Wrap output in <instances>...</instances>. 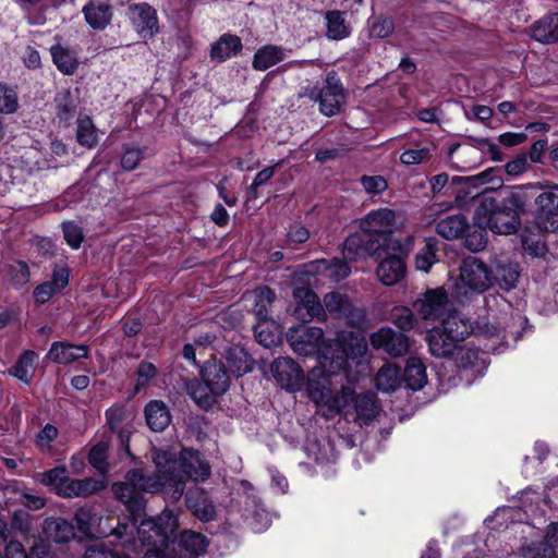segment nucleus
I'll return each mask as SVG.
<instances>
[{
  "mask_svg": "<svg viewBox=\"0 0 558 558\" xmlns=\"http://www.w3.org/2000/svg\"><path fill=\"white\" fill-rule=\"evenodd\" d=\"M366 350L364 339L355 338V344L345 349L341 342L329 345L322 351L320 365L308 372L305 390L308 398L316 404L317 413L327 420H332L340 413V404L345 402L350 396L344 391V387L339 393L335 395L332 390L331 376L337 375L339 371H345L349 365V356H360Z\"/></svg>",
  "mask_w": 558,
  "mask_h": 558,
  "instance_id": "nucleus-1",
  "label": "nucleus"
},
{
  "mask_svg": "<svg viewBox=\"0 0 558 558\" xmlns=\"http://www.w3.org/2000/svg\"><path fill=\"white\" fill-rule=\"evenodd\" d=\"M523 185L504 186L484 194L474 213V223L498 234H514L527 216Z\"/></svg>",
  "mask_w": 558,
  "mask_h": 558,
  "instance_id": "nucleus-2",
  "label": "nucleus"
},
{
  "mask_svg": "<svg viewBox=\"0 0 558 558\" xmlns=\"http://www.w3.org/2000/svg\"><path fill=\"white\" fill-rule=\"evenodd\" d=\"M459 277L451 287V298L465 305L490 288L489 265L475 256L464 257Z\"/></svg>",
  "mask_w": 558,
  "mask_h": 558,
  "instance_id": "nucleus-3",
  "label": "nucleus"
},
{
  "mask_svg": "<svg viewBox=\"0 0 558 558\" xmlns=\"http://www.w3.org/2000/svg\"><path fill=\"white\" fill-rule=\"evenodd\" d=\"M527 214L536 227L545 232L558 230V185L544 189L538 183L522 184Z\"/></svg>",
  "mask_w": 558,
  "mask_h": 558,
  "instance_id": "nucleus-4",
  "label": "nucleus"
},
{
  "mask_svg": "<svg viewBox=\"0 0 558 558\" xmlns=\"http://www.w3.org/2000/svg\"><path fill=\"white\" fill-rule=\"evenodd\" d=\"M114 497L124 504L132 514L140 513L145 507V493H160L156 480L148 478L142 469H132L124 475V480L111 486Z\"/></svg>",
  "mask_w": 558,
  "mask_h": 558,
  "instance_id": "nucleus-5",
  "label": "nucleus"
},
{
  "mask_svg": "<svg viewBox=\"0 0 558 558\" xmlns=\"http://www.w3.org/2000/svg\"><path fill=\"white\" fill-rule=\"evenodd\" d=\"M300 96L317 101L319 111L326 117L339 114L345 105V92L335 70L327 72L322 85H306L303 87Z\"/></svg>",
  "mask_w": 558,
  "mask_h": 558,
  "instance_id": "nucleus-6",
  "label": "nucleus"
},
{
  "mask_svg": "<svg viewBox=\"0 0 558 558\" xmlns=\"http://www.w3.org/2000/svg\"><path fill=\"white\" fill-rule=\"evenodd\" d=\"M153 461L157 472L147 474V477L157 481L160 486L159 492L167 499L173 504L179 501L185 492V482L178 470V459H174L169 451L158 450L154 453Z\"/></svg>",
  "mask_w": 558,
  "mask_h": 558,
  "instance_id": "nucleus-7",
  "label": "nucleus"
},
{
  "mask_svg": "<svg viewBox=\"0 0 558 558\" xmlns=\"http://www.w3.org/2000/svg\"><path fill=\"white\" fill-rule=\"evenodd\" d=\"M177 521L171 514L143 520L137 526L140 542L148 547L146 553L165 555L163 550L174 543Z\"/></svg>",
  "mask_w": 558,
  "mask_h": 558,
  "instance_id": "nucleus-8",
  "label": "nucleus"
},
{
  "mask_svg": "<svg viewBox=\"0 0 558 558\" xmlns=\"http://www.w3.org/2000/svg\"><path fill=\"white\" fill-rule=\"evenodd\" d=\"M389 248L380 239L360 229V232L349 235L344 243L342 255L344 259L356 262L368 257L379 258Z\"/></svg>",
  "mask_w": 558,
  "mask_h": 558,
  "instance_id": "nucleus-9",
  "label": "nucleus"
},
{
  "mask_svg": "<svg viewBox=\"0 0 558 558\" xmlns=\"http://www.w3.org/2000/svg\"><path fill=\"white\" fill-rule=\"evenodd\" d=\"M396 226V215L389 208H380L368 213L360 220V229L383 240L389 248H395L392 240V230Z\"/></svg>",
  "mask_w": 558,
  "mask_h": 558,
  "instance_id": "nucleus-10",
  "label": "nucleus"
},
{
  "mask_svg": "<svg viewBox=\"0 0 558 558\" xmlns=\"http://www.w3.org/2000/svg\"><path fill=\"white\" fill-rule=\"evenodd\" d=\"M344 391H348L350 396L343 404H340V412L352 405L355 414L354 421L361 426L368 425L377 417L380 404L374 392L366 391L356 395L350 387H344Z\"/></svg>",
  "mask_w": 558,
  "mask_h": 558,
  "instance_id": "nucleus-11",
  "label": "nucleus"
},
{
  "mask_svg": "<svg viewBox=\"0 0 558 558\" xmlns=\"http://www.w3.org/2000/svg\"><path fill=\"white\" fill-rule=\"evenodd\" d=\"M324 331L319 327L296 325L289 328L287 341L299 355L308 356L319 351Z\"/></svg>",
  "mask_w": 558,
  "mask_h": 558,
  "instance_id": "nucleus-12",
  "label": "nucleus"
},
{
  "mask_svg": "<svg viewBox=\"0 0 558 558\" xmlns=\"http://www.w3.org/2000/svg\"><path fill=\"white\" fill-rule=\"evenodd\" d=\"M270 371L277 383L286 390L300 391L305 376L302 367L289 356L277 357L270 365Z\"/></svg>",
  "mask_w": 558,
  "mask_h": 558,
  "instance_id": "nucleus-13",
  "label": "nucleus"
},
{
  "mask_svg": "<svg viewBox=\"0 0 558 558\" xmlns=\"http://www.w3.org/2000/svg\"><path fill=\"white\" fill-rule=\"evenodd\" d=\"M425 340L428 344L430 354L435 357L446 359L457 355V359H460L461 362H463L464 353L466 354L469 362H471V359L476 357L475 352H465L462 345H457V343L449 338L440 326L430 329L427 332ZM462 364L464 365V363Z\"/></svg>",
  "mask_w": 558,
  "mask_h": 558,
  "instance_id": "nucleus-14",
  "label": "nucleus"
},
{
  "mask_svg": "<svg viewBox=\"0 0 558 558\" xmlns=\"http://www.w3.org/2000/svg\"><path fill=\"white\" fill-rule=\"evenodd\" d=\"M178 470L186 483L191 480L195 483L206 481L211 474V468L204 456L195 449L183 448L178 459Z\"/></svg>",
  "mask_w": 558,
  "mask_h": 558,
  "instance_id": "nucleus-15",
  "label": "nucleus"
},
{
  "mask_svg": "<svg viewBox=\"0 0 558 558\" xmlns=\"http://www.w3.org/2000/svg\"><path fill=\"white\" fill-rule=\"evenodd\" d=\"M489 272L490 287L496 284L506 292L518 287L521 276L520 265L507 256L496 257L489 266Z\"/></svg>",
  "mask_w": 558,
  "mask_h": 558,
  "instance_id": "nucleus-16",
  "label": "nucleus"
},
{
  "mask_svg": "<svg viewBox=\"0 0 558 558\" xmlns=\"http://www.w3.org/2000/svg\"><path fill=\"white\" fill-rule=\"evenodd\" d=\"M128 15L143 39H150L159 32L157 11L150 4L146 2L130 4Z\"/></svg>",
  "mask_w": 558,
  "mask_h": 558,
  "instance_id": "nucleus-17",
  "label": "nucleus"
},
{
  "mask_svg": "<svg viewBox=\"0 0 558 558\" xmlns=\"http://www.w3.org/2000/svg\"><path fill=\"white\" fill-rule=\"evenodd\" d=\"M369 342L375 350H383L395 357L407 354L409 350V338L390 327H381L373 332L369 337Z\"/></svg>",
  "mask_w": 558,
  "mask_h": 558,
  "instance_id": "nucleus-18",
  "label": "nucleus"
},
{
  "mask_svg": "<svg viewBox=\"0 0 558 558\" xmlns=\"http://www.w3.org/2000/svg\"><path fill=\"white\" fill-rule=\"evenodd\" d=\"M449 305L448 293L444 288H436L424 293L423 299L414 302L413 306L424 319L442 318Z\"/></svg>",
  "mask_w": 558,
  "mask_h": 558,
  "instance_id": "nucleus-19",
  "label": "nucleus"
},
{
  "mask_svg": "<svg viewBox=\"0 0 558 558\" xmlns=\"http://www.w3.org/2000/svg\"><path fill=\"white\" fill-rule=\"evenodd\" d=\"M293 298L296 301L294 315L303 322L314 318L324 320L326 312L317 294L306 287H299L293 290Z\"/></svg>",
  "mask_w": 558,
  "mask_h": 558,
  "instance_id": "nucleus-20",
  "label": "nucleus"
},
{
  "mask_svg": "<svg viewBox=\"0 0 558 558\" xmlns=\"http://www.w3.org/2000/svg\"><path fill=\"white\" fill-rule=\"evenodd\" d=\"M185 505L193 515L202 522H210L216 519V506L203 489H189L185 494Z\"/></svg>",
  "mask_w": 558,
  "mask_h": 558,
  "instance_id": "nucleus-21",
  "label": "nucleus"
},
{
  "mask_svg": "<svg viewBox=\"0 0 558 558\" xmlns=\"http://www.w3.org/2000/svg\"><path fill=\"white\" fill-rule=\"evenodd\" d=\"M253 490L252 484L246 481V510H250L251 513L250 526L254 532L259 533L269 527L272 521V513L265 508L260 498Z\"/></svg>",
  "mask_w": 558,
  "mask_h": 558,
  "instance_id": "nucleus-22",
  "label": "nucleus"
},
{
  "mask_svg": "<svg viewBox=\"0 0 558 558\" xmlns=\"http://www.w3.org/2000/svg\"><path fill=\"white\" fill-rule=\"evenodd\" d=\"M209 545L208 538L194 531H184L173 547L177 558H197L205 554Z\"/></svg>",
  "mask_w": 558,
  "mask_h": 558,
  "instance_id": "nucleus-23",
  "label": "nucleus"
},
{
  "mask_svg": "<svg viewBox=\"0 0 558 558\" xmlns=\"http://www.w3.org/2000/svg\"><path fill=\"white\" fill-rule=\"evenodd\" d=\"M105 488L106 484L102 480H96L94 477L77 480L68 476L61 488H59V496L63 498H86Z\"/></svg>",
  "mask_w": 558,
  "mask_h": 558,
  "instance_id": "nucleus-24",
  "label": "nucleus"
},
{
  "mask_svg": "<svg viewBox=\"0 0 558 558\" xmlns=\"http://www.w3.org/2000/svg\"><path fill=\"white\" fill-rule=\"evenodd\" d=\"M88 347L86 344L74 345L65 341H54L48 351L46 359L57 364H70L80 359H87Z\"/></svg>",
  "mask_w": 558,
  "mask_h": 558,
  "instance_id": "nucleus-25",
  "label": "nucleus"
},
{
  "mask_svg": "<svg viewBox=\"0 0 558 558\" xmlns=\"http://www.w3.org/2000/svg\"><path fill=\"white\" fill-rule=\"evenodd\" d=\"M128 411L123 405H113L106 411V418L110 429L117 434L121 448L130 454L131 432L125 425Z\"/></svg>",
  "mask_w": 558,
  "mask_h": 558,
  "instance_id": "nucleus-26",
  "label": "nucleus"
},
{
  "mask_svg": "<svg viewBox=\"0 0 558 558\" xmlns=\"http://www.w3.org/2000/svg\"><path fill=\"white\" fill-rule=\"evenodd\" d=\"M201 378L216 393L221 396L228 390L230 378L222 362H206L201 368Z\"/></svg>",
  "mask_w": 558,
  "mask_h": 558,
  "instance_id": "nucleus-27",
  "label": "nucleus"
},
{
  "mask_svg": "<svg viewBox=\"0 0 558 558\" xmlns=\"http://www.w3.org/2000/svg\"><path fill=\"white\" fill-rule=\"evenodd\" d=\"M405 270L407 265L402 257L389 255L379 263L376 275L383 284L393 286L404 277Z\"/></svg>",
  "mask_w": 558,
  "mask_h": 558,
  "instance_id": "nucleus-28",
  "label": "nucleus"
},
{
  "mask_svg": "<svg viewBox=\"0 0 558 558\" xmlns=\"http://www.w3.org/2000/svg\"><path fill=\"white\" fill-rule=\"evenodd\" d=\"M78 94V89L75 90ZM56 117L60 124L69 126L78 107V95H73L69 88L59 90L54 96Z\"/></svg>",
  "mask_w": 558,
  "mask_h": 558,
  "instance_id": "nucleus-29",
  "label": "nucleus"
},
{
  "mask_svg": "<svg viewBox=\"0 0 558 558\" xmlns=\"http://www.w3.org/2000/svg\"><path fill=\"white\" fill-rule=\"evenodd\" d=\"M148 427L156 433L163 432L171 423L168 405L161 400H150L144 409Z\"/></svg>",
  "mask_w": 558,
  "mask_h": 558,
  "instance_id": "nucleus-30",
  "label": "nucleus"
},
{
  "mask_svg": "<svg viewBox=\"0 0 558 558\" xmlns=\"http://www.w3.org/2000/svg\"><path fill=\"white\" fill-rule=\"evenodd\" d=\"M531 37L541 44L558 43V12L536 21L531 27Z\"/></svg>",
  "mask_w": 558,
  "mask_h": 558,
  "instance_id": "nucleus-31",
  "label": "nucleus"
},
{
  "mask_svg": "<svg viewBox=\"0 0 558 558\" xmlns=\"http://www.w3.org/2000/svg\"><path fill=\"white\" fill-rule=\"evenodd\" d=\"M469 229L468 218L462 214L447 216L436 223V232L446 240L463 238Z\"/></svg>",
  "mask_w": 558,
  "mask_h": 558,
  "instance_id": "nucleus-32",
  "label": "nucleus"
},
{
  "mask_svg": "<svg viewBox=\"0 0 558 558\" xmlns=\"http://www.w3.org/2000/svg\"><path fill=\"white\" fill-rule=\"evenodd\" d=\"M185 391L190 398L203 410H209L217 402L220 393H216L202 379H191L185 383Z\"/></svg>",
  "mask_w": 558,
  "mask_h": 558,
  "instance_id": "nucleus-33",
  "label": "nucleus"
},
{
  "mask_svg": "<svg viewBox=\"0 0 558 558\" xmlns=\"http://www.w3.org/2000/svg\"><path fill=\"white\" fill-rule=\"evenodd\" d=\"M243 46L241 38L232 34H223L210 47V58L213 61L223 62L227 59L241 52Z\"/></svg>",
  "mask_w": 558,
  "mask_h": 558,
  "instance_id": "nucleus-34",
  "label": "nucleus"
},
{
  "mask_svg": "<svg viewBox=\"0 0 558 558\" xmlns=\"http://www.w3.org/2000/svg\"><path fill=\"white\" fill-rule=\"evenodd\" d=\"M43 532L45 536L54 543H68L74 537L72 523L63 518H48L44 521Z\"/></svg>",
  "mask_w": 558,
  "mask_h": 558,
  "instance_id": "nucleus-35",
  "label": "nucleus"
},
{
  "mask_svg": "<svg viewBox=\"0 0 558 558\" xmlns=\"http://www.w3.org/2000/svg\"><path fill=\"white\" fill-rule=\"evenodd\" d=\"M402 380L404 381L405 387L412 391L421 390L426 385V368L421 360L416 357L408 360L401 376V381Z\"/></svg>",
  "mask_w": 558,
  "mask_h": 558,
  "instance_id": "nucleus-36",
  "label": "nucleus"
},
{
  "mask_svg": "<svg viewBox=\"0 0 558 558\" xmlns=\"http://www.w3.org/2000/svg\"><path fill=\"white\" fill-rule=\"evenodd\" d=\"M246 296L254 302L253 313L258 322H268V306L276 299L275 292L266 286L258 287L251 292H246Z\"/></svg>",
  "mask_w": 558,
  "mask_h": 558,
  "instance_id": "nucleus-37",
  "label": "nucleus"
},
{
  "mask_svg": "<svg viewBox=\"0 0 558 558\" xmlns=\"http://www.w3.org/2000/svg\"><path fill=\"white\" fill-rule=\"evenodd\" d=\"M239 341L235 342V335L230 339V344L225 348L223 359L226 361L225 367L235 377L242 376V366L244 363V345L241 343L240 336Z\"/></svg>",
  "mask_w": 558,
  "mask_h": 558,
  "instance_id": "nucleus-38",
  "label": "nucleus"
},
{
  "mask_svg": "<svg viewBox=\"0 0 558 558\" xmlns=\"http://www.w3.org/2000/svg\"><path fill=\"white\" fill-rule=\"evenodd\" d=\"M50 53L54 65L62 74L72 75L76 72L80 62L73 50L57 44L50 48Z\"/></svg>",
  "mask_w": 558,
  "mask_h": 558,
  "instance_id": "nucleus-39",
  "label": "nucleus"
},
{
  "mask_svg": "<svg viewBox=\"0 0 558 558\" xmlns=\"http://www.w3.org/2000/svg\"><path fill=\"white\" fill-rule=\"evenodd\" d=\"M86 22L94 29H104L111 21V8L105 3L89 2L83 8Z\"/></svg>",
  "mask_w": 558,
  "mask_h": 558,
  "instance_id": "nucleus-40",
  "label": "nucleus"
},
{
  "mask_svg": "<svg viewBox=\"0 0 558 558\" xmlns=\"http://www.w3.org/2000/svg\"><path fill=\"white\" fill-rule=\"evenodd\" d=\"M284 51L281 47L266 45L259 48L253 59V68L258 71H266L284 59Z\"/></svg>",
  "mask_w": 558,
  "mask_h": 558,
  "instance_id": "nucleus-41",
  "label": "nucleus"
},
{
  "mask_svg": "<svg viewBox=\"0 0 558 558\" xmlns=\"http://www.w3.org/2000/svg\"><path fill=\"white\" fill-rule=\"evenodd\" d=\"M327 32L326 36L332 40H341L350 35V27L345 22L344 12L338 10L325 13Z\"/></svg>",
  "mask_w": 558,
  "mask_h": 558,
  "instance_id": "nucleus-42",
  "label": "nucleus"
},
{
  "mask_svg": "<svg viewBox=\"0 0 558 558\" xmlns=\"http://www.w3.org/2000/svg\"><path fill=\"white\" fill-rule=\"evenodd\" d=\"M376 387L383 392H392L400 387L401 371L396 365L386 364L379 368L375 377Z\"/></svg>",
  "mask_w": 558,
  "mask_h": 558,
  "instance_id": "nucleus-43",
  "label": "nucleus"
},
{
  "mask_svg": "<svg viewBox=\"0 0 558 558\" xmlns=\"http://www.w3.org/2000/svg\"><path fill=\"white\" fill-rule=\"evenodd\" d=\"M37 354L32 350L22 353L16 364L9 371L11 375L25 384H29L35 374Z\"/></svg>",
  "mask_w": 558,
  "mask_h": 558,
  "instance_id": "nucleus-44",
  "label": "nucleus"
},
{
  "mask_svg": "<svg viewBox=\"0 0 558 558\" xmlns=\"http://www.w3.org/2000/svg\"><path fill=\"white\" fill-rule=\"evenodd\" d=\"M440 327L449 338L457 343V345H461V343L472 333V326L469 320L454 316L444 319Z\"/></svg>",
  "mask_w": 558,
  "mask_h": 558,
  "instance_id": "nucleus-45",
  "label": "nucleus"
},
{
  "mask_svg": "<svg viewBox=\"0 0 558 558\" xmlns=\"http://www.w3.org/2000/svg\"><path fill=\"white\" fill-rule=\"evenodd\" d=\"M78 531L88 537H95L97 534H104V531H97L96 525L99 518L90 507H80L74 514Z\"/></svg>",
  "mask_w": 558,
  "mask_h": 558,
  "instance_id": "nucleus-46",
  "label": "nucleus"
},
{
  "mask_svg": "<svg viewBox=\"0 0 558 558\" xmlns=\"http://www.w3.org/2000/svg\"><path fill=\"white\" fill-rule=\"evenodd\" d=\"M487 181L488 180L486 175L481 182L464 183L463 186L453 191L456 203L460 206H464L470 201H473L475 198H478L480 202L484 194H490L493 192L492 190L488 189L480 190V187Z\"/></svg>",
  "mask_w": 558,
  "mask_h": 558,
  "instance_id": "nucleus-47",
  "label": "nucleus"
},
{
  "mask_svg": "<svg viewBox=\"0 0 558 558\" xmlns=\"http://www.w3.org/2000/svg\"><path fill=\"white\" fill-rule=\"evenodd\" d=\"M438 251V241L436 238L425 240L424 246L415 256V267L418 270L427 272L437 262L436 252Z\"/></svg>",
  "mask_w": 558,
  "mask_h": 558,
  "instance_id": "nucleus-48",
  "label": "nucleus"
},
{
  "mask_svg": "<svg viewBox=\"0 0 558 558\" xmlns=\"http://www.w3.org/2000/svg\"><path fill=\"white\" fill-rule=\"evenodd\" d=\"M277 325L272 320L258 322L253 326L255 340L265 348H270L279 342Z\"/></svg>",
  "mask_w": 558,
  "mask_h": 558,
  "instance_id": "nucleus-49",
  "label": "nucleus"
},
{
  "mask_svg": "<svg viewBox=\"0 0 558 558\" xmlns=\"http://www.w3.org/2000/svg\"><path fill=\"white\" fill-rule=\"evenodd\" d=\"M368 37L376 39L388 38L395 31V23L391 17L373 15L367 20Z\"/></svg>",
  "mask_w": 558,
  "mask_h": 558,
  "instance_id": "nucleus-50",
  "label": "nucleus"
},
{
  "mask_svg": "<svg viewBox=\"0 0 558 558\" xmlns=\"http://www.w3.org/2000/svg\"><path fill=\"white\" fill-rule=\"evenodd\" d=\"M136 533V522L125 518L123 521H118L114 526H110L109 534L105 535L113 536L114 542L121 544L122 546H125L128 543H131Z\"/></svg>",
  "mask_w": 558,
  "mask_h": 558,
  "instance_id": "nucleus-51",
  "label": "nucleus"
},
{
  "mask_svg": "<svg viewBox=\"0 0 558 558\" xmlns=\"http://www.w3.org/2000/svg\"><path fill=\"white\" fill-rule=\"evenodd\" d=\"M76 140L85 147L92 148L97 144V133L92 119L88 116L78 117Z\"/></svg>",
  "mask_w": 558,
  "mask_h": 558,
  "instance_id": "nucleus-52",
  "label": "nucleus"
},
{
  "mask_svg": "<svg viewBox=\"0 0 558 558\" xmlns=\"http://www.w3.org/2000/svg\"><path fill=\"white\" fill-rule=\"evenodd\" d=\"M68 478L65 466H56L48 471L36 474V480L43 485L52 488L59 496V488Z\"/></svg>",
  "mask_w": 558,
  "mask_h": 558,
  "instance_id": "nucleus-53",
  "label": "nucleus"
},
{
  "mask_svg": "<svg viewBox=\"0 0 558 558\" xmlns=\"http://www.w3.org/2000/svg\"><path fill=\"white\" fill-rule=\"evenodd\" d=\"M19 107L16 88L7 83H0V113L13 114L17 111Z\"/></svg>",
  "mask_w": 558,
  "mask_h": 558,
  "instance_id": "nucleus-54",
  "label": "nucleus"
},
{
  "mask_svg": "<svg viewBox=\"0 0 558 558\" xmlns=\"http://www.w3.org/2000/svg\"><path fill=\"white\" fill-rule=\"evenodd\" d=\"M391 322L401 330L409 331L416 327L417 319L412 310L405 306H396L390 313Z\"/></svg>",
  "mask_w": 558,
  "mask_h": 558,
  "instance_id": "nucleus-55",
  "label": "nucleus"
},
{
  "mask_svg": "<svg viewBox=\"0 0 558 558\" xmlns=\"http://www.w3.org/2000/svg\"><path fill=\"white\" fill-rule=\"evenodd\" d=\"M108 444L99 441L90 449L88 453L89 464L97 470L99 474L105 475L108 472Z\"/></svg>",
  "mask_w": 558,
  "mask_h": 558,
  "instance_id": "nucleus-56",
  "label": "nucleus"
},
{
  "mask_svg": "<svg viewBox=\"0 0 558 558\" xmlns=\"http://www.w3.org/2000/svg\"><path fill=\"white\" fill-rule=\"evenodd\" d=\"M350 299L339 292H329L324 296V310L328 311L331 315L337 318L342 317L343 311H345Z\"/></svg>",
  "mask_w": 558,
  "mask_h": 558,
  "instance_id": "nucleus-57",
  "label": "nucleus"
},
{
  "mask_svg": "<svg viewBox=\"0 0 558 558\" xmlns=\"http://www.w3.org/2000/svg\"><path fill=\"white\" fill-rule=\"evenodd\" d=\"M341 318L345 320L348 326L355 329H363L366 326V312L354 306L351 301L343 311Z\"/></svg>",
  "mask_w": 558,
  "mask_h": 558,
  "instance_id": "nucleus-58",
  "label": "nucleus"
},
{
  "mask_svg": "<svg viewBox=\"0 0 558 558\" xmlns=\"http://www.w3.org/2000/svg\"><path fill=\"white\" fill-rule=\"evenodd\" d=\"M434 147L424 146L422 148L416 149H407L400 156V160L405 166L418 165L421 162L427 161L430 159Z\"/></svg>",
  "mask_w": 558,
  "mask_h": 558,
  "instance_id": "nucleus-59",
  "label": "nucleus"
},
{
  "mask_svg": "<svg viewBox=\"0 0 558 558\" xmlns=\"http://www.w3.org/2000/svg\"><path fill=\"white\" fill-rule=\"evenodd\" d=\"M143 158V149L131 144L123 145L121 166L124 170L132 171L136 169Z\"/></svg>",
  "mask_w": 558,
  "mask_h": 558,
  "instance_id": "nucleus-60",
  "label": "nucleus"
},
{
  "mask_svg": "<svg viewBox=\"0 0 558 558\" xmlns=\"http://www.w3.org/2000/svg\"><path fill=\"white\" fill-rule=\"evenodd\" d=\"M19 493V502L31 510H39L45 507L46 499L39 496L22 493L15 485L4 487V494Z\"/></svg>",
  "mask_w": 558,
  "mask_h": 558,
  "instance_id": "nucleus-61",
  "label": "nucleus"
},
{
  "mask_svg": "<svg viewBox=\"0 0 558 558\" xmlns=\"http://www.w3.org/2000/svg\"><path fill=\"white\" fill-rule=\"evenodd\" d=\"M510 322L504 329V339L507 344L509 341L517 343L522 336L523 325L527 324L526 317L519 314L511 316Z\"/></svg>",
  "mask_w": 558,
  "mask_h": 558,
  "instance_id": "nucleus-62",
  "label": "nucleus"
},
{
  "mask_svg": "<svg viewBox=\"0 0 558 558\" xmlns=\"http://www.w3.org/2000/svg\"><path fill=\"white\" fill-rule=\"evenodd\" d=\"M62 230L66 243L74 250L80 248L84 240L82 228L73 221H66L62 223Z\"/></svg>",
  "mask_w": 558,
  "mask_h": 558,
  "instance_id": "nucleus-63",
  "label": "nucleus"
},
{
  "mask_svg": "<svg viewBox=\"0 0 558 558\" xmlns=\"http://www.w3.org/2000/svg\"><path fill=\"white\" fill-rule=\"evenodd\" d=\"M554 549L545 541L532 543L523 550L524 558H553Z\"/></svg>",
  "mask_w": 558,
  "mask_h": 558,
  "instance_id": "nucleus-64",
  "label": "nucleus"
}]
</instances>
